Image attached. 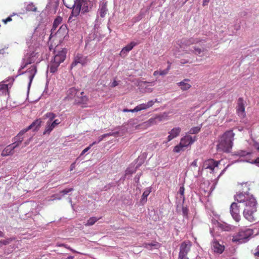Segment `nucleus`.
<instances>
[{"label":"nucleus","instance_id":"obj_1","mask_svg":"<svg viewBox=\"0 0 259 259\" xmlns=\"http://www.w3.org/2000/svg\"><path fill=\"white\" fill-rule=\"evenodd\" d=\"M250 183H242L240 184L241 192L237 193L234 198L235 201L242 203L244 206L243 216L248 221L253 222L257 220V201L254 197L248 191L250 189Z\"/></svg>","mask_w":259,"mask_h":259},{"label":"nucleus","instance_id":"obj_2","mask_svg":"<svg viewBox=\"0 0 259 259\" xmlns=\"http://www.w3.org/2000/svg\"><path fill=\"white\" fill-rule=\"evenodd\" d=\"M233 131H226L218 140L217 149L219 151L229 152L232 148L234 137Z\"/></svg>","mask_w":259,"mask_h":259},{"label":"nucleus","instance_id":"obj_3","mask_svg":"<svg viewBox=\"0 0 259 259\" xmlns=\"http://www.w3.org/2000/svg\"><path fill=\"white\" fill-rule=\"evenodd\" d=\"M196 140L195 136L187 135L182 138L180 141L179 144L175 146L173 151L175 153H179L183 151L189 146L192 145Z\"/></svg>","mask_w":259,"mask_h":259},{"label":"nucleus","instance_id":"obj_4","mask_svg":"<svg viewBox=\"0 0 259 259\" xmlns=\"http://www.w3.org/2000/svg\"><path fill=\"white\" fill-rule=\"evenodd\" d=\"M253 230L250 229H244L233 236L232 241L243 243L247 242L249 238L253 234Z\"/></svg>","mask_w":259,"mask_h":259},{"label":"nucleus","instance_id":"obj_5","mask_svg":"<svg viewBox=\"0 0 259 259\" xmlns=\"http://www.w3.org/2000/svg\"><path fill=\"white\" fill-rule=\"evenodd\" d=\"M27 131H21L17 136V139L19 141L15 142L13 144L7 146L2 151L1 155L2 156H7L13 154L14 153V149L20 145L21 141L23 140V138H21V137L24 135Z\"/></svg>","mask_w":259,"mask_h":259},{"label":"nucleus","instance_id":"obj_6","mask_svg":"<svg viewBox=\"0 0 259 259\" xmlns=\"http://www.w3.org/2000/svg\"><path fill=\"white\" fill-rule=\"evenodd\" d=\"M56 116V114L53 112H48L42 116V119H43L49 118L47 122V127L46 130H53L56 127L57 125L60 123L61 121L58 119H56L53 121Z\"/></svg>","mask_w":259,"mask_h":259},{"label":"nucleus","instance_id":"obj_7","mask_svg":"<svg viewBox=\"0 0 259 259\" xmlns=\"http://www.w3.org/2000/svg\"><path fill=\"white\" fill-rule=\"evenodd\" d=\"M220 161H216L213 159H209L205 160L203 165V167L208 169L210 172H215L219 169V165Z\"/></svg>","mask_w":259,"mask_h":259},{"label":"nucleus","instance_id":"obj_8","mask_svg":"<svg viewBox=\"0 0 259 259\" xmlns=\"http://www.w3.org/2000/svg\"><path fill=\"white\" fill-rule=\"evenodd\" d=\"M68 30L66 25H62L59 30L55 32L54 37L59 39L60 42H62L65 38L68 37Z\"/></svg>","mask_w":259,"mask_h":259},{"label":"nucleus","instance_id":"obj_9","mask_svg":"<svg viewBox=\"0 0 259 259\" xmlns=\"http://www.w3.org/2000/svg\"><path fill=\"white\" fill-rule=\"evenodd\" d=\"M78 6L82 9V13H86L92 8V4L90 0H76L72 6Z\"/></svg>","mask_w":259,"mask_h":259},{"label":"nucleus","instance_id":"obj_10","mask_svg":"<svg viewBox=\"0 0 259 259\" xmlns=\"http://www.w3.org/2000/svg\"><path fill=\"white\" fill-rule=\"evenodd\" d=\"M239 207L240 206L236 202H233L230 206V213L236 222H239L241 220Z\"/></svg>","mask_w":259,"mask_h":259},{"label":"nucleus","instance_id":"obj_11","mask_svg":"<svg viewBox=\"0 0 259 259\" xmlns=\"http://www.w3.org/2000/svg\"><path fill=\"white\" fill-rule=\"evenodd\" d=\"M74 102L76 104L81 105L82 107H85L88 102V98L84 95L83 92H79Z\"/></svg>","mask_w":259,"mask_h":259},{"label":"nucleus","instance_id":"obj_12","mask_svg":"<svg viewBox=\"0 0 259 259\" xmlns=\"http://www.w3.org/2000/svg\"><path fill=\"white\" fill-rule=\"evenodd\" d=\"M191 246L192 243L190 241L183 242L180 245V252L179 254H181L182 256L183 255H187L190 250Z\"/></svg>","mask_w":259,"mask_h":259},{"label":"nucleus","instance_id":"obj_13","mask_svg":"<svg viewBox=\"0 0 259 259\" xmlns=\"http://www.w3.org/2000/svg\"><path fill=\"white\" fill-rule=\"evenodd\" d=\"M157 101V99H155V101L150 100L148 101L146 104L143 103L138 105L134 109H133V111L138 112L143 110H146L152 107Z\"/></svg>","mask_w":259,"mask_h":259},{"label":"nucleus","instance_id":"obj_14","mask_svg":"<svg viewBox=\"0 0 259 259\" xmlns=\"http://www.w3.org/2000/svg\"><path fill=\"white\" fill-rule=\"evenodd\" d=\"M87 62V59L86 57H84L81 54H77L75 57L74 61L71 65V68L76 66L77 64L80 63L82 65H84Z\"/></svg>","mask_w":259,"mask_h":259},{"label":"nucleus","instance_id":"obj_15","mask_svg":"<svg viewBox=\"0 0 259 259\" xmlns=\"http://www.w3.org/2000/svg\"><path fill=\"white\" fill-rule=\"evenodd\" d=\"M79 93V92L77 89L75 88H71L66 92V99L68 100H74V101Z\"/></svg>","mask_w":259,"mask_h":259},{"label":"nucleus","instance_id":"obj_16","mask_svg":"<svg viewBox=\"0 0 259 259\" xmlns=\"http://www.w3.org/2000/svg\"><path fill=\"white\" fill-rule=\"evenodd\" d=\"M37 72V67L35 65H31L25 72L27 74L29 80V85L30 86L32 80Z\"/></svg>","mask_w":259,"mask_h":259},{"label":"nucleus","instance_id":"obj_17","mask_svg":"<svg viewBox=\"0 0 259 259\" xmlns=\"http://www.w3.org/2000/svg\"><path fill=\"white\" fill-rule=\"evenodd\" d=\"M64 4L66 7L68 8H71L72 7H73L71 14L69 17L68 22H71V20L73 17H77L79 15L80 12H82V9L79 7H78V6L74 5V6H72V5H67L65 3H64Z\"/></svg>","mask_w":259,"mask_h":259},{"label":"nucleus","instance_id":"obj_18","mask_svg":"<svg viewBox=\"0 0 259 259\" xmlns=\"http://www.w3.org/2000/svg\"><path fill=\"white\" fill-rule=\"evenodd\" d=\"M237 112L239 115L245 116V106L244 103V100L242 98H239L237 101Z\"/></svg>","mask_w":259,"mask_h":259},{"label":"nucleus","instance_id":"obj_19","mask_svg":"<svg viewBox=\"0 0 259 259\" xmlns=\"http://www.w3.org/2000/svg\"><path fill=\"white\" fill-rule=\"evenodd\" d=\"M66 58V52L64 50L60 51L57 54L53 60L54 61L61 64L63 62Z\"/></svg>","mask_w":259,"mask_h":259},{"label":"nucleus","instance_id":"obj_20","mask_svg":"<svg viewBox=\"0 0 259 259\" xmlns=\"http://www.w3.org/2000/svg\"><path fill=\"white\" fill-rule=\"evenodd\" d=\"M190 80L188 78L184 79L183 81L177 83V85L180 87L183 91H187L191 87V84L188 83Z\"/></svg>","mask_w":259,"mask_h":259},{"label":"nucleus","instance_id":"obj_21","mask_svg":"<svg viewBox=\"0 0 259 259\" xmlns=\"http://www.w3.org/2000/svg\"><path fill=\"white\" fill-rule=\"evenodd\" d=\"M213 247L214 251L220 254L222 253L223 252L225 248L224 245L220 244L217 241H214L213 242Z\"/></svg>","mask_w":259,"mask_h":259},{"label":"nucleus","instance_id":"obj_22","mask_svg":"<svg viewBox=\"0 0 259 259\" xmlns=\"http://www.w3.org/2000/svg\"><path fill=\"white\" fill-rule=\"evenodd\" d=\"M59 65L60 64L54 61L53 60H52L50 65H49L48 69L51 73H54L57 71Z\"/></svg>","mask_w":259,"mask_h":259},{"label":"nucleus","instance_id":"obj_23","mask_svg":"<svg viewBox=\"0 0 259 259\" xmlns=\"http://www.w3.org/2000/svg\"><path fill=\"white\" fill-rule=\"evenodd\" d=\"M151 192V188L149 187L147 188L145 191H144L142 198L141 199V203H142V204H145L147 200V197Z\"/></svg>","mask_w":259,"mask_h":259},{"label":"nucleus","instance_id":"obj_24","mask_svg":"<svg viewBox=\"0 0 259 259\" xmlns=\"http://www.w3.org/2000/svg\"><path fill=\"white\" fill-rule=\"evenodd\" d=\"M42 122L41 119H37L34 121L26 130H36L39 128Z\"/></svg>","mask_w":259,"mask_h":259},{"label":"nucleus","instance_id":"obj_25","mask_svg":"<svg viewBox=\"0 0 259 259\" xmlns=\"http://www.w3.org/2000/svg\"><path fill=\"white\" fill-rule=\"evenodd\" d=\"M62 21V18L60 16L57 17L54 21L53 27L51 29L52 32H51V36H52V37H53L52 34H53V32L56 30L57 27L59 26V25L61 23Z\"/></svg>","mask_w":259,"mask_h":259},{"label":"nucleus","instance_id":"obj_26","mask_svg":"<svg viewBox=\"0 0 259 259\" xmlns=\"http://www.w3.org/2000/svg\"><path fill=\"white\" fill-rule=\"evenodd\" d=\"M108 12V9L107 8V5L106 3H102L100 6V8L99 9V15L101 17L104 18L105 15L107 14Z\"/></svg>","mask_w":259,"mask_h":259},{"label":"nucleus","instance_id":"obj_27","mask_svg":"<svg viewBox=\"0 0 259 259\" xmlns=\"http://www.w3.org/2000/svg\"><path fill=\"white\" fill-rule=\"evenodd\" d=\"M136 45H137V43H136L134 41L131 42L130 44L126 45L125 47H124L122 49V50L120 52V55H121V54H122V53H125L126 52L130 51Z\"/></svg>","mask_w":259,"mask_h":259},{"label":"nucleus","instance_id":"obj_28","mask_svg":"<svg viewBox=\"0 0 259 259\" xmlns=\"http://www.w3.org/2000/svg\"><path fill=\"white\" fill-rule=\"evenodd\" d=\"M0 93H2V95H5L9 94L8 85L7 84H4L0 83Z\"/></svg>","mask_w":259,"mask_h":259},{"label":"nucleus","instance_id":"obj_29","mask_svg":"<svg viewBox=\"0 0 259 259\" xmlns=\"http://www.w3.org/2000/svg\"><path fill=\"white\" fill-rule=\"evenodd\" d=\"M199 41V40L197 39H194L193 38H190L188 39H184L183 40V44L185 46H189L191 45L197 43Z\"/></svg>","mask_w":259,"mask_h":259},{"label":"nucleus","instance_id":"obj_30","mask_svg":"<svg viewBox=\"0 0 259 259\" xmlns=\"http://www.w3.org/2000/svg\"><path fill=\"white\" fill-rule=\"evenodd\" d=\"M204 51V49L203 48H200L197 47H194V50H193V53L196 55L202 57Z\"/></svg>","mask_w":259,"mask_h":259},{"label":"nucleus","instance_id":"obj_31","mask_svg":"<svg viewBox=\"0 0 259 259\" xmlns=\"http://www.w3.org/2000/svg\"><path fill=\"white\" fill-rule=\"evenodd\" d=\"M26 10L28 12H35L37 11V7L35 6V5L31 3L27 5V6L26 7Z\"/></svg>","mask_w":259,"mask_h":259},{"label":"nucleus","instance_id":"obj_32","mask_svg":"<svg viewBox=\"0 0 259 259\" xmlns=\"http://www.w3.org/2000/svg\"><path fill=\"white\" fill-rule=\"evenodd\" d=\"M9 53L4 49L0 50V61H3L7 58Z\"/></svg>","mask_w":259,"mask_h":259},{"label":"nucleus","instance_id":"obj_33","mask_svg":"<svg viewBox=\"0 0 259 259\" xmlns=\"http://www.w3.org/2000/svg\"><path fill=\"white\" fill-rule=\"evenodd\" d=\"M99 220V218H97L96 217H91L88 220L87 223L85 224V226H92Z\"/></svg>","mask_w":259,"mask_h":259},{"label":"nucleus","instance_id":"obj_34","mask_svg":"<svg viewBox=\"0 0 259 259\" xmlns=\"http://www.w3.org/2000/svg\"><path fill=\"white\" fill-rule=\"evenodd\" d=\"M179 134V131H171L169 135L168 136V141H170L174 138L178 136Z\"/></svg>","mask_w":259,"mask_h":259},{"label":"nucleus","instance_id":"obj_35","mask_svg":"<svg viewBox=\"0 0 259 259\" xmlns=\"http://www.w3.org/2000/svg\"><path fill=\"white\" fill-rule=\"evenodd\" d=\"M253 146L258 151H259V143H258L254 142ZM251 163H253V164L259 163V157H257L254 160H253L252 162H251Z\"/></svg>","mask_w":259,"mask_h":259},{"label":"nucleus","instance_id":"obj_36","mask_svg":"<svg viewBox=\"0 0 259 259\" xmlns=\"http://www.w3.org/2000/svg\"><path fill=\"white\" fill-rule=\"evenodd\" d=\"M97 143L96 142H93L92 144H90L88 147L85 148L81 152V155H83L84 153H85L87 151H88L92 147L93 145L96 144Z\"/></svg>","mask_w":259,"mask_h":259},{"label":"nucleus","instance_id":"obj_37","mask_svg":"<svg viewBox=\"0 0 259 259\" xmlns=\"http://www.w3.org/2000/svg\"><path fill=\"white\" fill-rule=\"evenodd\" d=\"M189 209L187 207L183 206L182 212L183 214L185 217H187L188 214Z\"/></svg>","mask_w":259,"mask_h":259},{"label":"nucleus","instance_id":"obj_38","mask_svg":"<svg viewBox=\"0 0 259 259\" xmlns=\"http://www.w3.org/2000/svg\"><path fill=\"white\" fill-rule=\"evenodd\" d=\"M73 190V188H69V189H65L61 191H60V193H62L63 195H66L69 192H70L72 191Z\"/></svg>","mask_w":259,"mask_h":259},{"label":"nucleus","instance_id":"obj_39","mask_svg":"<svg viewBox=\"0 0 259 259\" xmlns=\"http://www.w3.org/2000/svg\"><path fill=\"white\" fill-rule=\"evenodd\" d=\"M12 241V238H9L6 240L0 241V243H2L3 245H7L9 244Z\"/></svg>","mask_w":259,"mask_h":259},{"label":"nucleus","instance_id":"obj_40","mask_svg":"<svg viewBox=\"0 0 259 259\" xmlns=\"http://www.w3.org/2000/svg\"><path fill=\"white\" fill-rule=\"evenodd\" d=\"M118 133V132H117L116 133H114V134H112L111 133L104 134L102 136H101V138L100 137V139L99 140V142L102 141L106 137L112 135H115L116 134H117Z\"/></svg>","mask_w":259,"mask_h":259},{"label":"nucleus","instance_id":"obj_41","mask_svg":"<svg viewBox=\"0 0 259 259\" xmlns=\"http://www.w3.org/2000/svg\"><path fill=\"white\" fill-rule=\"evenodd\" d=\"M159 75H161V76L165 75L168 73L167 70H165V69L163 70H159Z\"/></svg>","mask_w":259,"mask_h":259},{"label":"nucleus","instance_id":"obj_42","mask_svg":"<svg viewBox=\"0 0 259 259\" xmlns=\"http://www.w3.org/2000/svg\"><path fill=\"white\" fill-rule=\"evenodd\" d=\"M31 62L30 61H28L27 60L26 62H25L24 64H23L21 66V69H23L24 68H25V67H26V66L28 65V64H31Z\"/></svg>","mask_w":259,"mask_h":259},{"label":"nucleus","instance_id":"obj_43","mask_svg":"<svg viewBox=\"0 0 259 259\" xmlns=\"http://www.w3.org/2000/svg\"><path fill=\"white\" fill-rule=\"evenodd\" d=\"M155 244L153 243H146L145 245V247H146L147 249H149L150 248L152 247V246H155Z\"/></svg>","mask_w":259,"mask_h":259},{"label":"nucleus","instance_id":"obj_44","mask_svg":"<svg viewBox=\"0 0 259 259\" xmlns=\"http://www.w3.org/2000/svg\"><path fill=\"white\" fill-rule=\"evenodd\" d=\"M185 191V188L184 186H182L180 188L179 193L182 195L184 196Z\"/></svg>","mask_w":259,"mask_h":259},{"label":"nucleus","instance_id":"obj_45","mask_svg":"<svg viewBox=\"0 0 259 259\" xmlns=\"http://www.w3.org/2000/svg\"><path fill=\"white\" fill-rule=\"evenodd\" d=\"M191 166L193 167H197V159L194 160L191 164Z\"/></svg>","mask_w":259,"mask_h":259},{"label":"nucleus","instance_id":"obj_46","mask_svg":"<svg viewBox=\"0 0 259 259\" xmlns=\"http://www.w3.org/2000/svg\"><path fill=\"white\" fill-rule=\"evenodd\" d=\"M118 85V82L117 81H116V80H114L113 81V82L112 83L111 86L112 88H114V87H116Z\"/></svg>","mask_w":259,"mask_h":259},{"label":"nucleus","instance_id":"obj_47","mask_svg":"<svg viewBox=\"0 0 259 259\" xmlns=\"http://www.w3.org/2000/svg\"><path fill=\"white\" fill-rule=\"evenodd\" d=\"M12 20L11 17H8L7 19L3 20V22L6 24L8 22H10Z\"/></svg>","mask_w":259,"mask_h":259},{"label":"nucleus","instance_id":"obj_48","mask_svg":"<svg viewBox=\"0 0 259 259\" xmlns=\"http://www.w3.org/2000/svg\"><path fill=\"white\" fill-rule=\"evenodd\" d=\"M142 83L145 85L147 86L148 84H149L150 85H153V82H148V81H143Z\"/></svg>","mask_w":259,"mask_h":259},{"label":"nucleus","instance_id":"obj_49","mask_svg":"<svg viewBox=\"0 0 259 259\" xmlns=\"http://www.w3.org/2000/svg\"><path fill=\"white\" fill-rule=\"evenodd\" d=\"M178 259H189L187 257V255H181V254H179V257H178Z\"/></svg>","mask_w":259,"mask_h":259},{"label":"nucleus","instance_id":"obj_50","mask_svg":"<svg viewBox=\"0 0 259 259\" xmlns=\"http://www.w3.org/2000/svg\"><path fill=\"white\" fill-rule=\"evenodd\" d=\"M189 60H185L184 59H181V61H180V63L181 64H184L185 63H189Z\"/></svg>","mask_w":259,"mask_h":259},{"label":"nucleus","instance_id":"obj_51","mask_svg":"<svg viewBox=\"0 0 259 259\" xmlns=\"http://www.w3.org/2000/svg\"><path fill=\"white\" fill-rule=\"evenodd\" d=\"M257 249L259 250V246L257 247ZM254 255L256 258L259 259V251H257V252L254 253Z\"/></svg>","mask_w":259,"mask_h":259},{"label":"nucleus","instance_id":"obj_52","mask_svg":"<svg viewBox=\"0 0 259 259\" xmlns=\"http://www.w3.org/2000/svg\"><path fill=\"white\" fill-rule=\"evenodd\" d=\"M75 163H73L71 164L70 167V170L72 171L75 168Z\"/></svg>","mask_w":259,"mask_h":259},{"label":"nucleus","instance_id":"obj_53","mask_svg":"<svg viewBox=\"0 0 259 259\" xmlns=\"http://www.w3.org/2000/svg\"><path fill=\"white\" fill-rule=\"evenodd\" d=\"M123 112H135L136 111H133V109H124L123 110Z\"/></svg>","mask_w":259,"mask_h":259},{"label":"nucleus","instance_id":"obj_54","mask_svg":"<svg viewBox=\"0 0 259 259\" xmlns=\"http://www.w3.org/2000/svg\"><path fill=\"white\" fill-rule=\"evenodd\" d=\"M153 75L154 76H156L157 75H159V70H156L153 72Z\"/></svg>","mask_w":259,"mask_h":259},{"label":"nucleus","instance_id":"obj_55","mask_svg":"<svg viewBox=\"0 0 259 259\" xmlns=\"http://www.w3.org/2000/svg\"><path fill=\"white\" fill-rule=\"evenodd\" d=\"M210 0H203V6H204L208 3Z\"/></svg>","mask_w":259,"mask_h":259},{"label":"nucleus","instance_id":"obj_56","mask_svg":"<svg viewBox=\"0 0 259 259\" xmlns=\"http://www.w3.org/2000/svg\"><path fill=\"white\" fill-rule=\"evenodd\" d=\"M5 234L1 231H0V237H4Z\"/></svg>","mask_w":259,"mask_h":259},{"label":"nucleus","instance_id":"obj_57","mask_svg":"<svg viewBox=\"0 0 259 259\" xmlns=\"http://www.w3.org/2000/svg\"><path fill=\"white\" fill-rule=\"evenodd\" d=\"M59 247H66V244H60L57 245Z\"/></svg>","mask_w":259,"mask_h":259},{"label":"nucleus","instance_id":"obj_58","mask_svg":"<svg viewBox=\"0 0 259 259\" xmlns=\"http://www.w3.org/2000/svg\"><path fill=\"white\" fill-rule=\"evenodd\" d=\"M67 249H69L70 250H71V251H72L73 252H77L76 251H75L74 250H73V249L70 248L69 246H68V248H67Z\"/></svg>","mask_w":259,"mask_h":259},{"label":"nucleus","instance_id":"obj_59","mask_svg":"<svg viewBox=\"0 0 259 259\" xmlns=\"http://www.w3.org/2000/svg\"><path fill=\"white\" fill-rule=\"evenodd\" d=\"M67 249H69L70 250H71V251H72L73 252H77L76 251H75L74 250H73V249L70 248L69 246H68V248H67Z\"/></svg>","mask_w":259,"mask_h":259},{"label":"nucleus","instance_id":"obj_60","mask_svg":"<svg viewBox=\"0 0 259 259\" xmlns=\"http://www.w3.org/2000/svg\"><path fill=\"white\" fill-rule=\"evenodd\" d=\"M170 65H168V67H167V68L165 69V70H167V72L168 73L169 72V70H170Z\"/></svg>","mask_w":259,"mask_h":259},{"label":"nucleus","instance_id":"obj_61","mask_svg":"<svg viewBox=\"0 0 259 259\" xmlns=\"http://www.w3.org/2000/svg\"><path fill=\"white\" fill-rule=\"evenodd\" d=\"M74 256H69L67 257V259H73Z\"/></svg>","mask_w":259,"mask_h":259},{"label":"nucleus","instance_id":"obj_62","mask_svg":"<svg viewBox=\"0 0 259 259\" xmlns=\"http://www.w3.org/2000/svg\"><path fill=\"white\" fill-rule=\"evenodd\" d=\"M226 168H225L221 172V173L220 174V175H222L224 174V172L226 171Z\"/></svg>","mask_w":259,"mask_h":259},{"label":"nucleus","instance_id":"obj_63","mask_svg":"<svg viewBox=\"0 0 259 259\" xmlns=\"http://www.w3.org/2000/svg\"><path fill=\"white\" fill-rule=\"evenodd\" d=\"M194 131V132L193 133V134H196L198 133V132L199 131Z\"/></svg>","mask_w":259,"mask_h":259},{"label":"nucleus","instance_id":"obj_64","mask_svg":"<svg viewBox=\"0 0 259 259\" xmlns=\"http://www.w3.org/2000/svg\"><path fill=\"white\" fill-rule=\"evenodd\" d=\"M30 139H31V138H29V140H28V141L27 142H25V145H27V144H28L29 143V141H30Z\"/></svg>","mask_w":259,"mask_h":259}]
</instances>
